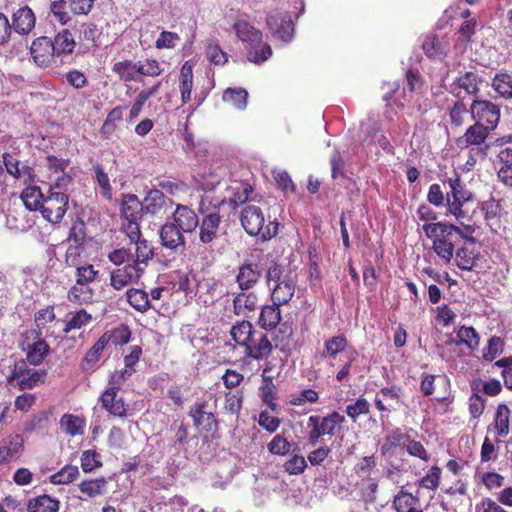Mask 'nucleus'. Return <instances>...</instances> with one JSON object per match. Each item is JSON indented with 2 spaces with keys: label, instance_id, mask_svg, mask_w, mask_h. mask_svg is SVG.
<instances>
[{
  "label": "nucleus",
  "instance_id": "1",
  "mask_svg": "<svg viewBox=\"0 0 512 512\" xmlns=\"http://www.w3.org/2000/svg\"><path fill=\"white\" fill-rule=\"evenodd\" d=\"M240 222L247 234L259 236L262 240H269L278 232V222L269 220L266 223L262 209L256 205H247L242 209Z\"/></svg>",
  "mask_w": 512,
  "mask_h": 512
},
{
  "label": "nucleus",
  "instance_id": "2",
  "mask_svg": "<svg viewBox=\"0 0 512 512\" xmlns=\"http://www.w3.org/2000/svg\"><path fill=\"white\" fill-rule=\"evenodd\" d=\"M449 186V191L446 193V205L448 211L454 215L458 220L466 216L462 207L473 198L472 193L466 188L465 184L461 180L458 174H454L453 177H449L445 180Z\"/></svg>",
  "mask_w": 512,
  "mask_h": 512
},
{
  "label": "nucleus",
  "instance_id": "3",
  "mask_svg": "<svg viewBox=\"0 0 512 512\" xmlns=\"http://www.w3.org/2000/svg\"><path fill=\"white\" fill-rule=\"evenodd\" d=\"M266 25L272 35L284 43L290 42L294 36V24L288 12L271 10L267 14Z\"/></svg>",
  "mask_w": 512,
  "mask_h": 512
},
{
  "label": "nucleus",
  "instance_id": "4",
  "mask_svg": "<svg viewBox=\"0 0 512 512\" xmlns=\"http://www.w3.org/2000/svg\"><path fill=\"white\" fill-rule=\"evenodd\" d=\"M69 197L62 191H49L43 203L41 214L48 222H61L67 212Z\"/></svg>",
  "mask_w": 512,
  "mask_h": 512
},
{
  "label": "nucleus",
  "instance_id": "5",
  "mask_svg": "<svg viewBox=\"0 0 512 512\" xmlns=\"http://www.w3.org/2000/svg\"><path fill=\"white\" fill-rule=\"evenodd\" d=\"M22 349L27 351V360L34 366L41 364L50 351L49 345L36 330L26 332V341L22 343Z\"/></svg>",
  "mask_w": 512,
  "mask_h": 512
},
{
  "label": "nucleus",
  "instance_id": "6",
  "mask_svg": "<svg viewBox=\"0 0 512 512\" xmlns=\"http://www.w3.org/2000/svg\"><path fill=\"white\" fill-rule=\"evenodd\" d=\"M472 118L494 130L500 120L499 107L488 100H474L470 107Z\"/></svg>",
  "mask_w": 512,
  "mask_h": 512
},
{
  "label": "nucleus",
  "instance_id": "7",
  "mask_svg": "<svg viewBox=\"0 0 512 512\" xmlns=\"http://www.w3.org/2000/svg\"><path fill=\"white\" fill-rule=\"evenodd\" d=\"M422 229L428 238L437 240L438 238L447 237L451 234V231H456L459 236L472 244H475L476 239L472 236L475 229L470 225H465L464 230L455 225H448L442 222L424 224Z\"/></svg>",
  "mask_w": 512,
  "mask_h": 512
},
{
  "label": "nucleus",
  "instance_id": "8",
  "mask_svg": "<svg viewBox=\"0 0 512 512\" xmlns=\"http://www.w3.org/2000/svg\"><path fill=\"white\" fill-rule=\"evenodd\" d=\"M159 237L161 245L173 251L176 254H182L186 248V238L184 233L173 223V221L165 222L160 230Z\"/></svg>",
  "mask_w": 512,
  "mask_h": 512
},
{
  "label": "nucleus",
  "instance_id": "9",
  "mask_svg": "<svg viewBox=\"0 0 512 512\" xmlns=\"http://www.w3.org/2000/svg\"><path fill=\"white\" fill-rule=\"evenodd\" d=\"M2 158L6 172L13 178L18 179L23 183L34 181L35 174L33 168L22 162L16 153L5 152L3 153Z\"/></svg>",
  "mask_w": 512,
  "mask_h": 512
},
{
  "label": "nucleus",
  "instance_id": "10",
  "mask_svg": "<svg viewBox=\"0 0 512 512\" xmlns=\"http://www.w3.org/2000/svg\"><path fill=\"white\" fill-rule=\"evenodd\" d=\"M481 78L472 71L465 72L457 77L449 86V92L457 98H464V94L476 95L479 92Z\"/></svg>",
  "mask_w": 512,
  "mask_h": 512
},
{
  "label": "nucleus",
  "instance_id": "11",
  "mask_svg": "<svg viewBox=\"0 0 512 512\" xmlns=\"http://www.w3.org/2000/svg\"><path fill=\"white\" fill-rule=\"evenodd\" d=\"M171 221H173L184 234L195 232L200 225L197 213L190 207L182 204L176 205Z\"/></svg>",
  "mask_w": 512,
  "mask_h": 512
},
{
  "label": "nucleus",
  "instance_id": "12",
  "mask_svg": "<svg viewBox=\"0 0 512 512\" xmlns=\"http://www.w3.org/2000/svg\"><path fill=\"white\" fill-rule=\"evenodd\" d=\"M141 203L143 213L162 216L167 212V208L172 205V200L167 198L159 189H151Z\"/></svg>",
  "mask_w": 512,
  "mask_h": 512
},
{
  "label": "nucleus",
  "instance_id": "13",
  "mask_svg": "<svg viewBox=\"0 0 512 512\" xmlns=\"http://www.w3.org/2000/svg\"><path fill=\"white\" fill-rule=\"evenodd\" d=\"M221 223V216L218 212H210L203 215L200 220L199 241L203 245H209L218 237V231Z\"/></svg>",
  "mask_w": 512,
  "mask_h": 512
},
{
  "label": "nucleus",
  "instance_id": "14",
  "mask_svg": "<svg viewBox=\"0 0 512 512\" xmlns=\"http://www.w3.org/2000/svg\"><path fill=\"white\" fill-rule=\"evenodd\" d=\"M344 421V416L334 411L324 417H320L318 415L310 416L308 419V426H315L324 435L333 436L341 430V425Z\"/></svg>",
  "mask_w": 512,
  "mask_h": 512
},
{
  "label": "nucleus",
  "instance_id": "15",
  "mask_svg": "<svg viewBox=\"0 0 512 512\" xmlns=\"http://www.w3.org/2000/svg\"><path fill=\"white\" fill-rule=\"evenodd\" d=\"M142 274L141 268L136 267L132 263H127L124 267L111 272L110 285L116 290H121L128 284L138 281Z\"/></svg>",
  "mask_w": 512,
  "mask_h": 512
},
{
  "label": "nucleus",
  "instance_id": "16",
  "mask_svg": "<svg viewBox=\"0 0 512 512\" xmlns=\"http://www.w3.org/2000/svg\"><path fill=\"white\" fill-rule=\"evenodd\" d=\"M258 308V296L251 290H241L234 294L233 312L237 316L249 317Z\"/></svg>",
  "mask_w": 512,
  "mask_h": 512
},
{
  "label": "nucleus",
  "instance_id": "17",
  "mask_svg": "<svg viewBox=\"0 0 512 512\" xmlns=\"http://www.w3.org/2000/svg\"><path fill=\"white\" fill-rule=\"evenodd\" d=\"M244 347L246 356L255 360L267 358L273 349L267 335L260 331H255L251 342L249 341Z\"/></svg>",
  "mask_w": 512,
  "mask_h": 512
},
{
  "label": "nucleus",
  "instance_id": "18",
  "mask_svg": "<svg viewBox=\"0 0 512 512\" xmlns=\"http://www.w3.org/2000/svg\"><path fill=\"white\" fill-rule=\"evenodd\" d=\"M491 130L482 123L476 122L466 130L464 135L456 140L457 146L462 149L469 146H480L485 142Z\"/></svg>",
  "mask_w": 512,
  "mask_h": 512
},
{
  "label": "nucleus",
  "instance_id": "19",
  "mask_svg": "<svg viewBox=\"0 0 512 512\" xmlns=\"http://www.w3.org/2000/svg\"><path fill=\"white\" fill-rule=\"evenodd\" d=\"M262 270L257 263H244L239 267L236 282L240 290H251L260 280Z\"/></svg>",
  "mask_w": 512,
  "mask_h": 512
},
{
  "label": "nucleus",
  "instance_id": "20",
  "mask_svg": "<svg viewBox=\"0 0 512 512\" xmlns=\"http://www.w3.org/2000/svg\"><path fill=\"white\" fill-rule=\"evenodd\" d=\"M24 440L19 434L6 437L0 443V465L17 459L23 450Z\"/></svg>",
  "mask_w": 512,
  "mask_h": 512
},
{
  "label": "nucleus",
  "instance_id": "21",
  "mask_svg": "<svg viewBox=\"0 0 512 512\" xmlns=\"http://www.w3.org/2000/svg\"><path fill=\"white\" fill-rule=\"evenodd\" d=\"M31 55L39 66L48 65L55 56L52 40L48 37H39L33 41Z\"/></svg>",
  "mask_w": 512,
  "mask_h": 512
},
{
  "label": "nucleus",
  "instance_id": "22",
  "mask_svg": "<svg viewBox=\"0 0 512 512\" xmlns=\"http://www.w3.org/2000/svg\"><path fill=\"white\" fill-rule=\"evenodd\" d=\"M100 402L102 407L110 414L117 417L126 416L127 408L124 404L123 398L118 397L117 387H110L106 389L100 397Z\"/></svg>",
  "mask_w": 512,
  "mask_h": 512
},
{
  "label": "nucleus",
  "instance_id": "23",
  "mask_svg": "<svg viewBox=\"0 0 512 512\" xmlns=\"http://www.w3.org/2000/svg\"><path fill=\"white\" fill-rule=\"evenodd\" d=\"M227 173L228 169L226 166L220 164H211L207 167H204V171L199 180V185L204 191H211L220 184Z\"/></svg>",
  "mask_w": 512,
  "mask_h": 512
},
{
  "label": "nucleus",
  "instance_id": "24",
  "mask_svg": "<svg viewBox=\"0 0 512 512\" xmlns=\"http://www.w3.org/2000/svg\"><path fill=\"white\" fill-rule=\"evenodd\" d=\"M132 243L134 244V248H130L131 263L136 267L141 268L144 272L149 261L154 256L153 247L146 239L143 238Z\"/></svg>",
  "mask_w": 512,
  "mask_h": 512
},
{
  "label": "nucleus",
  "instance_id": "25",
  "mask_svg": "<svg viewBox=\"0 0 512 512\" xmlns=\"http://www.w3.org/2000/svg\"><path fill=\"white\" fill-rule=\"evenodd\" d=\"M107 484L108 481L105 477L83 480L78 484V488L83 496H79L78 498L82 501H86L90 498L103 496L106 493Z\"/></svg>",
  "mask_w": 512,
  "mask_h": 512
},
{
  "label": "nucleus",
  "instance_id": "26",
  "mask_svg": "<svg viewBox=\"0 0 512 512\" xmlns=\"http://www.w3.org/2000/svg\"><path fill=\"white\" fill-rule=\"evenodd\" d=\"M35 15L33 11L27 7L19 8L12 17V28L19 34H28L35 26Z\"/></svg>",
  "mask_w": 512,
  "mask_h": 512
},
{
  "label": "nucleus",
  "instance_id": "27",
  "mask_svg": "<svg viewBox=\"0 0 512 512\" xmlns=\"http://www.w3.org/2000/svg\"><path fill=\"white\" fill-rule=\"evenodd\" d=\"M120 212L123 220H141L143 205L136 195L124 194L121 200Z\"/></svg>",
  "mask_w": 512,
  "mask_h": 512
},
{
  "label": "nucleus",
  "instance_id": "28",
  "mask_svg": "<svg viewBox=\"0 0 512 512\" xmlns=\"http://www.w3.org/2000/svg\"><path fill=\"white\" fill-rule=\"evenodd\" d=\"M228 203L233 208L246 203L253 189L250 184L242 181H231L227 187Z\"/></svg>",
  "mask_w": 512,
  "mask_h": 512
},
{
  "label": "nucleus",
  "instance_id": "29",
  "mask_svg": "<svg viewBox=\"0 0 512 512\" xmlns=\"http://www.w3.org/2000/svg\"><path fill=\"white\" fill-rule=\"evenodd\" d=\"M204 407L205 403L195 404L190 410V416L195 426L201 427L206 432L214 431L217 428L216 418L212 412H206Z\"/></svg>",
  "mask_w": 512,
  "mask_h": 512
},
{
  "label": "nucleus",
  "instance_id": "30",
  "mask_svg": "<svg viewBox=\"0 0 512 512\" xmlns=\"http://www.w3.org/2000/svg\"><path fill=\"white\" fill-rule=\"evenodd\" d=\"M459 239H462L459 234L456 231H451V234L447 237L433 240L432 248L440 258L449 262L453 257L455 244Z\"/></svg>",
  "mask_w": 512,
  "mask_h": 512
},
{
  "label": "nucleus",
  "instance_id": "31",
  "mask_svg": "<svg viewBox=\"0 0 512 512\" xmlns=\"http://www.w3.org/2000/svg\"><path fill=\"white\" fill-rule=\"evenodd\" d=\"M269 289L272 291L271 300L274 304H287L295 293V280L292 277L284 282L274 284Z\"/></svg>",
  "mask_w": 512,
  "mask_h": 512
},
{
  "label": "nucleus",
  "instance_id": "32",
  "mask_svg": "<svg viewBox=\"0 0 512 512\" xmlns=\"http://www.w3.org/2000/svg\"><path fill=\"white\" fill-rule=\"evenodd\" d=\"M60 502L49 495H41L29 500L27 512H58Z\"/></svg>",
  "mask_w": 512,
  "mask_h": 512
},
{
  "label": "nucleus",
  "instance_id": "33",
  "mask_svg": "<svg viewBox=\"0 0 512 512\" xmlns=\"http://www.w3.org/2000/svg\"><path fill=\"white\" fill-rule=\"evenodd\" d=\"M46 196L43 195L41 189L38 186H28L21 194V199L25 207L30 211H40Z\"/></svg>",
  "mask_w": 512,
  "mask_h": 512
},
{
  "label": "nucleus",
  "instance_id": "34",
  "mask_svg": "<svg viewBox=\"0 0 512 512\" xmlns=\"http://www.w3.org/2000/svg\"><path fill=\"white\" fill-rule=\"evenodd\" d=\"M234 29L240 40L248 42L250 45L258 44L262 41V33L254 28L249 22L239 20L234 24Z\"/></svg>",
  "mask_w": 512,
  "mask_h": 512
},
{
  "label": "nucleus",
  "instance_id": "35",
  "mask_svg": "<svg viewBox=\"0 0 512 512\" xmlns=\"http://www.w3.org/2000/svg\"><path fill=\"white\" fill-rule=\"evenodd\" d=\"M455 345H465L469 350L473 351L478 348L480 337L473 327L462 326L456 333V338L451 340Z\"/></svg>",
  "mask_w": 512,
  "mask_h": 512
},
{
  "label": "nucleus",
  "instance_id": "36",
  "mask_svg": "<svg viewBox=\"0 0 512 512\" xmlns=\"http://www.w3.org/2000/svg\"><path fill=\"white\" fill-rule=\"evenodd\" d=\"M94 298L93 289L86 284L80 285L77 282L69 289L67 299L74 304L83 305L92 303Z\"/></svg>",
  "mask_w": 512,
  "mask_h": 512
},
{
  "label": "nucleus",
  "instance_id": "37",
  "mask_svg": "<svg viewBox=\"0 0 512 512\" xmlns=\"http://www.w3.org/2000/svg\"><path fill=\"white\" fill-rule=\"evenodd\" d=\"M52 45L55 56H60L72 53L76 42L71 32L68 29H64L55 36L54 40H52Z\"/></svg>",
  "mask_w": 512,
  "mask_h": 512
},
{
  "label": "nucleus",
  "instance_id": "38",
  "mask_svg": "<svg viewBox=\"0 0 512 512\" xmlns=\"http://www.w3.org/2000/svg\"><path fill=\"white\" fill-rule=\"evenodd\" d=\"M92 320V315L88 313L85 309L70 312L66 315L65 327L63 328V332L65 334H68L70 331L74 329H81L82 327H85L88 324H90Z\"/></svg>",
  "mask_w": 512,
  "mask_h": 512
},
{
  "label": "nucleus",
  "instance_id": "39",
  "mask_svg": "<svg viewBox=\"0 0 512 512\" xmlns=\"http://www.w3.org/2000/svg\"><path fill=\"white\" fill-rule=\"evenodd\" d=\"M110 337L107 334H103L94 345L87 351L85 357L82 360V369H91L99 360L100 355L108 344Z\"/></svg>",
  "mask_w": 512,
  "mask_h": 512
},
{
  "label": "nucleus",
  "instance_id": "40",
  "mask_svg": "<svg viewBox=\"0 0 512 512\" xmlns=\"http://www.w3.org/2000/svg\"><path fill=\"white\" fill-rule=\"evenodd\" d=\"M61 430L71 436L82 435L84 433L85 421L79 416L73 414H64L60 419Z\"/></svg>",
  "mask_w": 512,
  "mask_h": 512
},
{
  "label": "nucleus",
  "instance_id": "41",
  "mask_svg": "<svg viewBox=\"0 0 512 512\" xmlns=\"http://www.w3.org/2000/svg\"><path fill=\"white\" fill-rule=\"evenodd\" d=\"M348 346V340L344 335H336L328 338L324 342V347L321 352V357L335 358L337 354L343 352Z\"/></svg>",
  "mask_w": 512,
  "mask_h": 512
},
{
  "label": "nucleus",
  "instance_id": "42",
  "mask_svg": "<svg viewBox=\"0 0 512 512\" xmlns=\"http://www.w3.org/2000/svg\"><path fill=\"white\" fill-rule=\"evenodd\" d=\"M280 305L272 304L264 306L259 316V324L266 330H271L277 326L281 320Z\"/></svg>",
  "mask_w": 512,
  "mask_h": 512
},
{
  "label": "nucleus",
  "instance_id": "43",
  "mask_svg": "<svg viewBox=\"0 0 512 512\" xmlns=\"http://www.w3.org/2000/svg\"><path fill=\"white\" fill-rule=\"evenodd\" d=\"M255 331L249 321L243 320L231 328L230 334L238 345L244 347L249 341L251 342V337H254Z\"/></svg>",
  "mask_w": 512,
  "mask_h": 512
},
{
  "label": "nucleus",
  "instance_id": "44",
  "mask_svg": "<svg viewBox=\"0 0 512 512\" xmlns=\"http://www.w3.org/2000/svg\"><path fill=\"white\" fill-rule=\"evenodd\" d=\"M224 102L238 110H244L247 106L248 92L244 88H227L222 96Z\"/></svg>",
  "mask_w": 512,
  "mask_h": 512
},
{
  "label": "nucleus",
  "instance_id": "45",
  "mask_svg": "<svg viewBox=\"0 0 512 512\" xmlns=\"http://www.w3.org/2000/svg\"><path fill=\"white\" fill-rule=\"evenodd\" d=\"M418 502L419 498L417 496H413L402 487L401 490L394 496L392 507L396 512H407L410 509H413L418 504Z\"/></svg>",
  "mask_w": 512,
  "mask_h": 512
},
{
  "label": "nucleus",
  "instance_id": "46",
  "mask_svg": "<svg viewBox=\"0 0 512 512\" xmlns=\"http://www.w3.org/2000/svg\"><path fill=\"white\" fill-rule=\"evenodd\" d=\"M509 417L510 410L505 404H500L497 407L495 417H494V427L496 429L497 435L500 437H506L509 432Z\"/></svg>",
  "mask_w": 512,
  "mask_h": 512
},
{
  "label": "nucleus",
  "instance_id": "47",
  "mask_svg": "<svg viewBox=\"0 0 512 512\" xmlns=\"http://www.w3.org/2000/svg\"><path fill=\"white\" fill-rule=\"evenodd\" d=\"M127 301L129 304L139 312H145L151 308L148 294L141 289H129L126 292Z\"/></svg>",
  "mask_w": 512,
  "mask_h": 512
},
{
  "label": "nucleus",
  "instance_id": "48",
  "mask_svg": "<svg viewBox=\"0 0 512 512\" xmlns=\"http://www.w3.org/2000/svg\"><path fill=\"white\" fill-rule=\"evenodd\" d=\"M409 436L401 431V429L396 428L390 431L384 439V442L381 446V453L387 454L393 448L398 446H403L408 442Z\"/></svg>",
  "mask_w": 512,
  "mask_h": 512
},
{
  "label": "nucleus",
  "instance_id": "49",
  "mask_svg": "<svg viewBox=\"0 0 512 512\" xmlns=\"http://www.w3.org/2000/svg\"><path fill=\"white\" fill-rule=\"evenodd\" d=\"M113 72L126 82L134 81L139 74L138 62L133 63L130 60L116 62L113 65Z\"/></svg>",
  "mask_w": 512,
  "mask_h": 512
},
{
  "label": "nucleus",
  "instance_id": "50",
  "mask_svg": "<svg viewBox=\"0 0 512 512\" xmlns=\"http://www.w3.org/2000/svg\"><path fill=\"white\" fill-rule=\"evenodd\" d=\"M492 86L494 90L503 98H512V76L507 73L496 74Z\"/></svg>",
  "mask_w": 512,
  "mask_h": 512
},
{
  "label": "nucleus",
  "instance_id": "51",
  "mask_svg": "<svg viewBox=\"0 0 512 512\" xmlns=\"http://www.w3.org/2000/svg\"><path fill=\"white\" fill-rule=\"evenodd\" d=\"M291 272L285 270L284 267L277 263H272L267 270L266 279L268 287L273 286L274 284H278L280 282H284L292 278Z\"/></svg>",
  "mask_w": 512,
  "mask_h": 512
},
{
  "label": "nucleus",
  "instance_id": "52",
  "mask_svg": "<svg viewBox=\"0 0 512 512\" xmlns=\"http://www.w3.org/2000/svg\"><path fill=\"white\" fill-rule=\"evenodd\" d=\"M45 372H39L34 369L27 368L22 379L17 382L19 390H28L34 388L39 382L43 381Z\"/></svg>",
  "mask_w": 512,
  "mask_h": 512
},
{
  "label": "nucleus",
  "instance_id": "53",
  "mask_svg": "<svg viewBox=\"0 0 512 512\" xmlns=\"http://www.w3.org/2000/svg\"><path fill=\"white\" fill-rule=\"evenodd\" d=\"M79 475V469L75 465H66L60 471L53 474L50 478L53 484H68Z\"/></svg>",
  "mask_w": 512,
  "mask_h": 512
},
{
  "label": "nucleus",
  "instance_id": "54",
  "mask_svg": "<svg viewBox=\"0 0 512 512\" xmlns=\"http://www.w3.org/2000/svg\"><path fill=\"white\" fill-rule=\"evenodd\" d=\"M292 445L283 435L277 434L268 443L267 449L271 454L285 456L291 451Z\"/></svg>",
  "mask_w": 512,
  "mask_h": 512
},
{
  "label": "nucleus",
  "instance_id": "55",
  "mask_svg": "<svg viewBox=\"0 0 512 512\" xmlns=\"http://www.w3.org/2000/svg\"><path fill=\"white\" fill-rule=\"evenodd\" d=\"M99 271L95 269L92 264H83L77 266L75 272V279L78 284L90 285L97 278Z\"/></svg>",
  "mask_w": 512,
  "mask_h": 512
},
{
  "label": "nucleus",
  "instance_id": "56",
  "mask_svg": "<svg viewBox=\"0 0 512 512\" xmlns=\"http://www.w3.org/2000/svg\"><path fill=\"white\" fill-rule=\"evenodd\" d=\"M242 392H228L225 394L224 411L230 415L237 416L242 408Z\"/></svg>",
  "mask_w": 512,
  "mask_h": 512
},
{
  "label": "nucleus",
  "instance_id": "57",
  "mask_svg": "<svg viewBox=\"0 0 512 512\" xmlns=\"http://www.w3.org/2000/svg\"><path fill=\"white\" fill-rule=\"evenodd\" d=\"M476 255L473 250L461 247L456 251V264L461 270L470 271L475 264Z\"/></svg>",
  "mask_w": 512,
  "mask_h": 512
},
{
  "label": "nucleus",
  "instance_id": "58",
  "mask_svg": "<svg viewBox=\"0 0 512 512\" xmlns=\"http://www.w3.org/2000/svg\"><path fill=\"white\" fill-rule=\"evenodd\" d=\"M370 404L365 398H358L355 402L350 403L346 406V414L353 420L357 421L360 415H366L369 413Z\"/></svg>",
  "mask_w": 512,
  "mask_h": 512
},
{
  "label": "nucleus",
  "instance_id": "59",
  "mask_svg": "<svg viewBox=\"0 0 512 512\" xmlns=\"http://www.w3.org/2000/svg\"><path fill=\"white\" fill-rule=\"evenodd\" d=\"M207 58L215 65H223L227 62V54L220 48L219 44L210 40L206 48Z\"/></svg>",
  "mask_w": 512,
  "mask_h": 512
},
{
  "label": "nucleus",
  "instance_id": "60",
  "mask_svg": "<svg viewBox=\"0 0 512 512\" xmlns=\"http://www.w3.org/2000/svg\"><path fill=\"white\" fill-rule=\"evenodd\" d=\"M101 466L100 455L96 451L87 450L83 452L81 456V468L84 472H91Z\"/></svg>",
  "mask_w": 512,
  "mask_h": 512
},
{
  "label": "nucleus",
  "instance_id": "61",
  "mask_svg": "<svg viewBox=\"0 0 512 512\" xmlns=\"http://www.w3.org/2000/svg\"><path fill=\"white\" fill-rule=\"evenodd\" d=\"M138 72L143 76L156 77L163 72L160 67V63L155 59H146L144 61H138Z\"/></svg>",
  "mask_w": 512,
  "mask_h": 512
},
{
  "label": "nucleus",
  "instance_id": "62",
  "mask_svg": "<svg viewBox=\"0 0 512 512\" xmlns=\"http://www.w3.org/2000/svg\"><path fill=\"white\" fill-rule=\"evenodd\" d=\"M131 351L128 355L125 356L124 362L126 369L122 373V378L125 379L126 377H130L132 372L134 371V366L138 363L142 349L140 346H132Z\"/></svg>",
  "mask_w": 512,
  "mask_h": 512
},
{
  "label": "nucleus",
  "instance_id": "63",
  "mask_svg": "<svg viewBox=\"0 0 512 512\" xmlns=\"http://www.w3.org/2000/svg\"><path fill=\"white\" fill-rule=\"evenodd\" d=\"M97 183L99 184L102 194L106 199L112 198V188L109 182L107 173L103 170L102 166H94Z\"/></svg>",
  "mask_w": 512,
  "mask_h": 512
},
{
  "label": "nucleus",
  "instance_id": "64",
  "mask_svg": "<svg viewBox=\"0 0 512 512\" xmlns=\"http://www.w3.org/2000/svg\"><path fill=\"white\" fill-rule=\"evenodd\" d=\"M493 367L503 369L501 374L504 378V383L508 389L512 390V357H506L496 361Z\"/></svg>",
  "mask_w": 512,
  "mask_h": 512
}]
</instances>
